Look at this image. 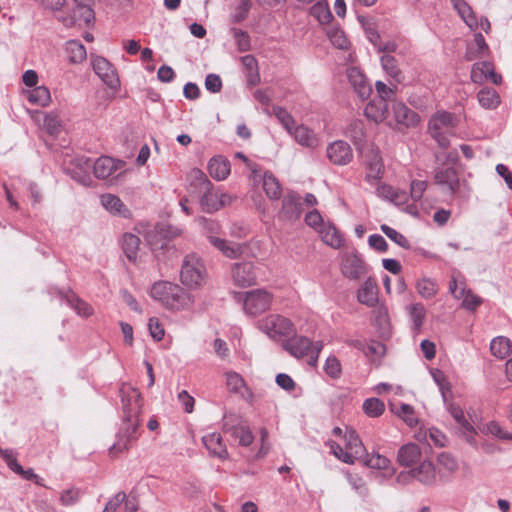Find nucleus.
Wrapping results in <instances>:
<instances>
[{"instance_id":"052dcab7","label":"nucleus","mask_w":512,"mask_h":512,"mask_svg":"<svg viewBox=\"0 0 512 512\" xmlns=\"http://www.w3.org/2000/svg\"><path fill=\"white\" fill-rule=\"evenodd\" d=\"M14 473L20 475L23 479L33 481L36 485L46 487L44 479L34 473L32 468L24 469L20 464L15 465Z\"/></svg>"},{"instance_id":"ea45409f","label":"nucleus","mask_w":512,"mask_h":512,"mask_svg":"<svg viewBox=\"0 0 512 512\" xmlns=\"http://www.w3.org/2000/svg\"><path fill=\"white\" fill-rule=\"evenodd\" d=\"M479 104L485 109H496L500 104V96L493 88H483L477 94Z\"/></svg>"},{"instance_id":"a211bd4d","label":"nucleus","mask_w":512,"mask_h":512,"mask_svg":"<svg viewBox=\"0 0 512 512\" xmlns=\"http://www.w3.org/2000/svg\"><path fill=\"white\" fill-rule=\"evenodd\" d=\"M232 277L240 287L251 286L256 283L257 274L252 262H241L234 264L232 268Z\"/></svg>"},{"instance_id":"3c124183","label":"nucleus","mask_w":512,"mask_h":512,"mask_svg":"<svg viewBox=\"0 0 512 512\" xmlns=\"http://www.w3.org/2000/svg\"><path fill=\"white\" fill-rule=\"evenodd\" d=\"M230 33L233 36V38L235 39L238 51L246 52V51L250 50L251 43H250V36H249L248 32H246L242 29H239V28L232 27L230 29Z\"/></svg>"},{"instance_id":"c03bdc74","label":"nucleus","mask_w":512,"mask_h":512,"mask_svg":"<svg viewBox=\"0 0 512 512\" xmlns=\"http://www.w3.org/2000/svg\"><path fill=\"white\" fill-rule=\"evenodd\" d=\"M65 301L80 316L88 317L93 312V309L89 304L72 292L65 295Z\"/></svg>"},{"instance_id":"dca6fc26","label":"nucleus","mask_w":512,"mask_h":512,"mask_svg":"<svg viewBox=\"0 0 512 512\" xmlns=\"http://www.w3.org/2000/svg\"><path fill=\"white\" fill-rule=\"evenodd\" d=\"M327 157L333 164L344 166L352 161L353 153L347 142L337 140L327 147Z\"/></svg>"},{"instance_id":"a878e982","label":"nucleus","mask_w":512,"mask_h":512,"mask_svg":"<svg viewBox=\"0 0 512 512\" xmlns=\"http://www.w3.org/2000/svg\"><path fill=\"white\" fill-rule=\"evenodd\" d=\"M118 164H123V162H116L109 156L99 157L92 165L95 177L98 179H106L110 177L118 169Z\"/></svg>"},{"instance_id":"e2e57ef3","label":"nucleus","mask_w":512,"mask_h":512,"mask_svg":"<svg viewBox=\"0 0 512 512\" xmlns=\"http://www.w3.org/2000/svg\"><path fill=\"white\" fill-rule=\"evenodd\" d=\"M81 497V491L78 488H69L63 490L60 495V503L63 506H71L76 504Z\"/></svg>"},{"instance_id":"f3484780","label":"nucleus","mask_w":512,"mask_h":512,"mask_svg":"<svg viewBox=\"0 0 512 512\" xmlns=\"http://www.w3.org/2000/svg\"><path fill=\"white\" fill-rule=\"evenodd\" d=\"M434 181L443 191L448 192L449 195H454L460 186L458 174L453 167L437 169Z\"/></svg>"},{"instance_id":"7c9ffc66","label":"nucleus","mask_w":512,"mask_h":512,"mask_svg":"<svg viewBox=\"0 0 512 512\" xmlns=\"http://www.w3.org/2000/svg\"><path fill=\"white\" fill-rule=\"evenodd\" d=\"M346 136L351 139L356 149L361 150L366 142L365 126L362 120L356 119L350 122L346 129Z\"/></svg>"},{"instance_id":"8fccbe9b","label":"nucleus","mask_w":512,"mask_h":512,"mask_svg":"<svg viewBox=\"0 0 512 512\" xmlns=\"http://www.w3.org/2000/svg\"><path fill=\"white\" fill-rule=\"evenodd\" d=\"M322 240L332 248H339L343 244L342 236L335 226H328L321 230Z\"/></svg>"},{"instance_id":"423d86ee","label":"nucleus","mask_w":512,"mask_h":512,"mask_svg":"<svg viewBox=\"0 0 512 512\" xmlns=\"http://www.w3.org/2000/svg\"><path fill=\"white\" fill-rule=\"evenodd\" d=\"M74 7L71 12L64 15H58L57 20L61 22L65 27H72L74 25H81L82 23L86 26L93 24L95 20V13L92 8L94 0H72Z\"/></svg>"},{"instance_id":"de8ad7c7","label":"nucleus","mask_w":512,"mask_h":512,"mask_svg":"<svg viewBox=\"0 0 512 512\" xmlns=\"http://www.w3.org/2000/svg\"><path fill=\"white\" fill-rule=\"evenodd\" d=\"M440 475H450L458 469L456 459L449 453L442 452L437 457Z\"/></svg>"},{"instance_id":"412c9836","label":"nucleus","mask_w":512,"mask_h":512,"mask_svg":"<svg viewBox=\"0 0 512 512\" xmlns=\"http://www.w3.org/2000/svg\"><path fill=\"white\" fill-rule=\"evenodd\" d=\"M347 77L355 92L362 100L370 96L372 87L368 83L366 76L357 67L349 68L347 70Z\"/></svg>"},{"instance_id":"4be33fe9","label":"nucleus","mask_w":512,"mask_h":512,"mask_svg":"<svg viewBox=\"0 0 512 512\" xmlns=\"http://www.w3.org/2000/svg\"><path fill=\"white\" fill-rule=\"evenodd\" d=\"M74 168L70 171L71 177L84 186H89L92 183L89 174L93 162L90 158L81 156L73 159Z\"/></svg>"},{"instance_id":"13d9d810","label":"nucleus","mask_w":512,"mask_h":512,"mask_svg":"<svg viewBox=\"0 0 512 512\" xmlns=\"http://www.w3.org/2000/svg\"><path fill=\"white\" fill-rule=\"evenodd\" d=\"M43 126L50 135H58L61 130V120L56 113L51 112L45 115Z\"/></svg>"},{"instance_id":"338daca9","label":"nucleus","mask_w":512,"mask_h":512,"mask_svg":"<svg viewBox=\"0 0 512 512\" xmlns=\"http://www.w3.org/2000/svg\"><path fill=\"white\" fill-rule=\"evenodd\" d=\"M226 384L230 391L239 392L244 387L245 382L242 376L236 372L226 373Z\"/></svg>"},{"instance_id":"6e6d98bb","label":"nucleus","mask_w":512,"mask_h":512,"mask_svg":"<svg viewBox=\"0 0 512 512\" xmlns=\"http://www.w3.org/2000/svg\"><path fill=\"white\" fill-rule=\"evenodd\" d=\"M324 371L332 379H338L341 376V363L336 356L330 355L327 357L324 365Z\"/></svg>"},{"instance_id":"c756f323","label":"nucleus","mask_w":512,"mask_h":512,"mask_svg":"<svg viewBox=\"0 0 512 512\" xmlns=\"http://www.w3.org/2000/svg\"><path fill=\"white\" fill-rule=\"evenodd\" d=\"M208 172L212 178L224 180L230 174V162L222 156L213 157L208 163Z\"/></svg>"},{"instance_id":"6e6552de","label":"nucleus","mask_w":512,"mask_h":512,"mask_svg":"<svg viewBox=\"0 0 512 512\" xmlns=\"http://www.w3.org/2000/svg\"><path fill=\"white\" fill-rule=\"evenodd\" d=\"M370 267L362 254L354 250L341 256L340 272L350 281H358L369 273Z\"/></svg>"},{"instance_id":"cd10ccee","label":"nucleus","mask_w":512,"mask_h":512,"mask_svg":"<svg viewBox=\"0 0 512 512\" xmlns=\"http://www.w3.org/2000/svg\"><path fill=\"white\" fill-rule=\"evenodd\" d=\"M202 442L207 450L214 456L221 459L227 458L228 451L219 433H210L203 436Z\"/></svg>"},{"instance_id":"9b49d317","label":"nucleus","mask_w":512,"mask_h":512,"mask_svg":"<svg viewBox=\"0 0 512 512\" xmlns=\"http://www.w3.org/2000/svg\"><path fill=\"white\" fill-rule=\"evenodd\" d=\"M303 212V202L299 193L287 191L282 199V206L278 213L279 220L295 221L300 218Z\"/></svg>"},{"instance_id":"c9c22d12","label":"nucleus","mask_w":512,"mask_h":512,"mask_svg":"<svg viewBox=\"0 0 512 512\" xmlns=\"http://www.w3.org/2000/svg\"><path fill=\"white\" fill-rule=\"evenodd\" d=\"M381 66L385 73L396 83H402L404 76L398 67L397 60L390 54H384L380 58Z\"/></svg>"},{"instance_id":"393cba45","label":"nucleus","mask_w":512,"mask_h":512,"mask_svg":"<svg viewBox=\"0 0 512 512\" xmlns=\"http://www.w3.org/2000/svg\"><path fill=\"white\" fill-rule=\"evenodd\" d=\"M420 447L415 443L403 445L397 454V461L401 466L411 467L421 461Z\"/></svg>"},{"instance_id":"79ce46f5","label":"nucleus","mask_w":512,"mask_h":512,"mask_svg":"<svg viewBox=\"0 0 512 512\" xmlns=\"http://www.w3.org/2000/svg\"><path fill=\"white\" fill-rule=\"evenodd\" d=\"M449 411L454 420L470 435L467 436V441L471 444L474 443L475 430L469 421L465 418L463 410L459 406L450 405Z\"/></svg>"},{"instance_id":"603ef678","label":"nucleus","mask_w":512,"mask_h":512,"mask_svg":"<svg viewBox=\"0 0 512 512\" xmlns=\"http://www.w3.org/2000/svg\"><path fill=\"white\" fill-rule=\"evenodd\" d=\"M384 410L385 405L378 398H368L363 402V411L369 417H379Z\"/></svg>"},{"instance_id":"a19ab883","label":"nucleus","mask_w":512,"mask_h":512,"mask_svg":"<svg viewBox=\"0 0 512 512\" xmlns=\"http://www.w3.org/2000/svg\"><path fill=\"white\" fill-rule=\"evenodd\" d=\"M407 309L412 321V330L415 334H418L425 320L426 309L421 303L411 304Z\"/></svg>"},{"instance_id":"1a4fd4ad","label":"nucleus","mask_w":512,"mask_h":512,"mask_svg":"<svg viewBox=\"0 0 512 512\" xmlns=\"http://www.w3.org/2000/svg\"><path fill=\"white\" fill-rule=\"evenodd\" d=\"M259 329L274 340L287 337L295 332L294 324L281 315L271 314L259 321Z\"/></svg>"},{"instance_id":"49530a36","label":"nucleus","mask_w":512,"mask_h":512,"mask_svg":"<svg viewBox=\"0 0 512 512\" xmlns=\"http://www.w3.org/2000/svg\"><path fill=\"white\" fill-rule=\"evenodd\" d=\"M266 113L274 115L288 133L291 132L295 126L294 118L283 107L274 105L271 110L266 109Z\"/></svg>"},{"instance_id":"58836bf2","label":"nucleus","mask_w":512,"mask_h":512,"mask_svg":"<svg viewBox=\"0 0 512 512\" xmlns=\"http://www.w3.org/2000/svg\"><path fill=\"white\" fill-rule=\"evenodd\" d=\"M494 66L489 61L477 62L472 65L471 80L476 84H483L488 80V76Z\"/></svg>"},{"instance_id":"473e14b6","label":"nucleus","mask_w":512,"mask_h":512,"mask_svg":"<svg viewBox=\"0 0 512 512\" xmlns=\"http://www.w3.org/2000/svg\"><path fill=\"white\" fill-rule=\"evenodd\" d=\"M344 437L346 441V450L352 452L353 458L355 460L361 458L364 455L365 447L357 432L353 429H347Z\"/></svg>"},{"instance_id":"2f4dec72","label":"nucleus","mask_w":512,"mask_h":512,"mask_svg":"<svg viewBox=\"0 0 512 512\" xmlns=\"http://www.w3.org/2000/svg\"><path fill=\"white\" fill-rule=\"evenodd\" d=\"M102 206L110 213L128 217L130 211L127 209L122 200L113 194H104L101 196Z\"/></svg>"},{"instance_id":"39448f33","label":"nucleus","mask_w":512,"mask_h":512,"mask_svg":"<svg viewBox=\"0 0 512 512\" xmlns=\"http://www.w3.org/2000/svg\"><path fill=\"white\" fill-rule=\"evenodd\" d=\"M222 422V430L238 440L240 446L248 447L253 443L254 435L240 415L224 413Z\"/></svg>"},{"instance_id":"4c0bfd02","label":"nucleus","mask_w":512,"mask_h":512,"mask_svg":"<svg viewBox=\"0 0 512 512\" xmlns=\"http://www.w3.org/2000/svg\"><path fill=\"white\" fill-rule=\"evenodd\" d=\"M490 350L495 357L504 359L512 352V343L507 337L498 336L492 339Z\"/></svg>"},{"instance_id":"20e7f679","label":"nucleus","mask_w":512,"mask_h":512,"mask_svg":"<svg viewBox=\"0 0 512 512\" xmlns=\"http://www.w3.org/2000/svg\"><path fill=\"white\" fill-rule=\"evenodd\" d=\"M150 296L171 310L180 309L185 302V292L179 285L168 281H160L153 284Z\"/></svg>"},{"instance_id":"864d4df0","label":"nucleus","mask_w":512,"mask_h":512,"mask_svg":"<svg viewBox=\"0 0 512 512\" xmlns=\"http://www.w3.org/2000/svg\"><path fill=\"white\" fill-rule=\"evenodd\" d=\"M381 231L394 243L399 245L402 248L408 249L410 247L409 241L407 238L400 232H398L396 229L386 225L382 224L380 226Z\"/></svg>"},{"instance_id":"774afa93","label":"nucleus","mask_w":512,"mask_h":512,"mask_svg":"<svg viewBox=\"0 0 512 512\" xmlns=\"http://www.w3.org/2000/svg\"><path fill=\"white\" fill-rule=\"evenodd\" d=\"M417 290L418 293L424 298H431L437 291L436 285L428 279L419 281L417 283Z\"/></svg>"},{"instance_id":"c85d7f7f","label":"nucleus","mask_w":512,"mask_h":512,"mask_svg":"<svg viewBox=\"0 0 512 512\" xmlns=\"http://www.w3.org/2000/svg\"><path fill=\"white\" fill-rule=\"evenodd\" d=\"M388 113V103H385L383 100L373 99L364 109L365 116L368 119L373 120L375 123H381L386 120Z\"/></svg>"},{"instance_id":"680f3d73","label":"nucleus","mask_w":512,"mask_h":512,"mask_svg":"<svg viewBox=\"0 0 512 512\" xmlns=\"http://www.w3.org/2000/svg\"><path fill=\"white\" fill-rule=\"evenodd\" d=\"M330 448L334 456L337 457L342 462L346 464H353L355 462L352 452L347 451L345 447L343 448L338 443L332 441L330 444Z\"/></svg>"},{"instance_id":"f704fd0d","label":"nucleus","mask_w":512,"mask_h":512,"mask_svg":"<svg viewBox=\"0 0 512 512\" xmlns=\"http://www.w3.org/2000/svg\"><path fill=\"white\" fill-rule=\"evenodd\" d=\"M65 51L69 62L73 64L82 63L87 57L86 48L79 40L67 41Z\"/></svg>"},{"instance_id":"6ab92c4d","label":"nucleus","mask_w":512,"mask_h":512,"mask_svg":"<svg viewBox=\"0 0 512 512\" xmlns=\"http://www.w3.org/2000/svg\"><path fill=\"white\" fill-rule=\"evenodd\" d=\"M357 300L368 307L378 303V285L375 278L368 276L357 291Z\"/></svg>"},{"instance_id":"7ed1b4c3","label":"nucleus","mask_w":512,"mask_h":512,"mask_svg":"<svg viewBox=\"0 0 512 512\" xmlns=\"http://www.w3.org/2000/svg\"><path fill=\"white\" fill-rule=\"evenodd\" d=\"M457 116L449 111L435 112L429 119L428 132L437 144L446 149L450 145L448 135L457 127Z\"/></svg>"},{"instance_id":"5701e85b","label":"nucleus","mask_w":512,"mask_h":512,"mask_svg":"<svg viewBox=\"0 0 512 512\" xmlns=\"http://www.w3.org/2000/svg\"><path fill=\"white\" fill-rule=\"evenodd\" d=\"M366 166L368 170L365 176L366 180L371 184L378 182L382 178L384 172V165L379 151H370L367 156Z\"/></svg>"},{"instance_id":"2eb2a0df","label":"nucleus","mask_w":512,"mask_h":512,"mask_svg":"<svg viewBox=\"0 0 512 512\" xmlns=\"http://www.w3.org/2000/svg\"><path fill=\"white\" fill-rule=\"evenodd\" d=\"M252 174L254 180H256L257 178L262 179L263 190L265 191V194L269 199H280L282 192L281 185L272 172L265 171L262 173L260 168L255 167L252 169Z\"/></svg>"},{"instance_id":"e433bc0d","label":"nucleus","mask_w":512,"mask_h":512,"mask_svg":"<svg viewBox=\"0 0 512 512\" xmlns=\"http://www.w3.org/2000/svg\"><path fill=\"white\" fill-rule=\"evenodd\" d=\"M451 3L467 26L470 28L477 27V18L472 8L465 0H451Z\"/></svg>"},{"instance_id":"72a5a7b5","label":"nucleus","mask_w":512,"mask_h":512,"mask_svg":"<svg viewBox=\"0 0 512 512\" xmlns=\"http://www.w3.org/2000/svg\"><path fill=\"white\" fill-rule=\"evenodd\" d=\"M140 242V238L135 234L125 233L122 236V249L130 262H136Z\"/></svg>"},{"instance_id":"f257e3e1","label":"nucleus","mask_w":512,"mask_h":512,"mask_svg":"<svg viewBox=\"0 0 512 512\" xmlns=\"http://www.w3.org/2000/svg\"><path fill=\"white\" fill-rule=\"evenodd\" d=\"M119 392L123 417L116 434V441L110 448L112 455L128 450L132 442L137 439L136 433L140 426L139 414L143 406L141 394L136 388L123 384Z\"/></svg>"},{"instance_id":"f03ea898","label":"nucleus","mask_w":512,"mask_h":512,"mask_svg":"<svg viewBox=\"0 0 512 512\" xmlns=\"http://www.w3.org/2000/svg\"><path fill=\"white\" fill-rule=\"evenodd\" d=\"M192 186H195L198 190L199 203L203 212L214 213L222 207L229 205L232 201L230 195L215 191L213 184L201 170L194 171Z\"/></svg>"},{"instance_id":"37998d69","label":"nucleus","mask_w":512,"mask_h":512,"mask_svg":"<svg viewBox=\"0 0 512 512\" xmlns=\"http://www.w3.org/2000/svg\"><path fill=\"white\" fill-rule=\"evenodd\" d=\"M27 99L33 105L44 107L51 100L50 91L45 86H36L27 92Z\"/></svg>"},{"instance_id":"0eeeda50","label":"nucleus","mask_w":512,"mask_h":512,"mask_svg":"<svg viewBox=\"0 0 512 512\" xmlns=\"http://www.w3.org/2000/svg\"><path fill=\"white\" fill-rule=\"evenodd\" d=\"M206 278V268L202 260L194 254L187 255L182 263L180 279L189 288L200 287Z\"/></svg>"},{"instance_id":"5fc2aeb1","label":"nucleus","mask_w":512,"mask_h":512,"mask_svg":"<svg viewBox=\"0 0 512 512\" xmlns=\"http://www.w3.org/2000/svg\"><path fill=\"white\" fill-rule=\"evenodd\" d=\"M390 460L378 453H371L367 454L365 457L364 464L367 467L373 468V469H387L389 466Z\"/></svg>"},{"instance_id":"bf43d9fd","label":"nucleus","mask_w":512,"mask_h":512,"mask_svg":"<svg viewBox=\"0 0 512 512\" xmlns=\"http://www.w3.org/2000/svg\"><path fill=\"white\" fill-rule=\"evenodd\" d=\"M346 478L351 487L362 497L368 495V488L365 481L358 474L347 473Z\"/></svg>"},{"instance_id":"f8f14e48","label":"nucleus","mask_w":512,"mask_h":512,"mask_svg":"<svg viewBox=\"0 0 512 512\" xmlns=\"http://www.w3.org/2000/svg\"><path fill=\"white\" fill-rule=\"evenodd\" d=\"M91 63L94 72L111 89L120 86V80L114 66L102 56L91 55Z\"/></svg>"},{"instance_id":"69168bd1","label":"nucleus","mask_w":512,"mask_h":512,"mask_svg":"<svg viewBox=\"0 0 512 512\" xmlns=\"http://www.w3.org/2000/svg\"><path fill=\"white\" fill-rule=\"evenodd\" d=\"M375 89L378 94V96H377V98H375V100H383V101H385V103H387L388 101L393 99V97L395 95L396 87L393 89V88L387 86L382 81H376Z\"/></svg>"},{"instance_id":"09e8293b","label":"nucleus","mask_w":512,"mask_h":512,"mask_svg":"<svg viewBox=\"0 0 512 512\" xmlns=\"http://www.w3.org/2000/svg\"><path fill=\"white\" fill-rule=\"evenodd\" d=\"M252 6L251 0H236V6L230 15L232 23H241L249 14Z\"/></svg>"},{"instance_id":"aec40b11","label":"nucleus","mask_w":512,"mask_h":512,"mask_svg":"<svg viewBox=\"0 0 512 512\" xmlns=\"http://www.w3.org/2000/svg\"><path fill=\"white\" fill-rule=\"evenodd\" d=\"M394 118L398 124L405 127H415L420 122V116L408 108L403 102L394 101L392 104Z\"/></svg>"},{"instance_id":"b1692460","label":"nucleus","mask_w":512,"mask_h":512,"mask_svg":"<svg viewBox=\"0 0 512 512\" xmlns=\"http://www.w3.org/2000/svg\"><path fill=\"white\" fill-rule=\"evenodd\" d=\"M413 477L421 484L431 486L436 482V470L434 464L430 460H423L419 465L412 468Z\"/></svg>"},{"instance_id":"4468645a","label":"nucleus","mask_w":512,"mask_h":512,"mask_svg":"<svg viewBox=\"0 0 512 512\" xmlns=\"http://www.w3.org/2000/svg\"><path fill=\"white\" fill-rule=\"evenodd\" d=\"M314 344L309 338L301 335H295L282 343V347L291 356L301 359L309 355Z\"/></svg>"},{"instance_id":"0e129e2a","label":"nucleus","mask_w":512,"mask_h":512,"mask_svg":"<svg viewBox=\"0 0 512 512\" xmlns=\"http://www.w3.org/2000/svg\"><path fill=\"white\" fill-rule=\"evenodd\" d=\"M427 181L424 180H413L410 184L409 197L414 201H420L423 197L424 192L427 189Z\"/></svg>"},{"instance_id":"a18cd8bd","label":"nucleus","mask_w":512,"mask_h":512,"mask_svg":"<svg viewBox=\"0 0 512 512\" xmlns=\"http://www.w3.org/2000/svg\"><path fill=\"white\" fill-rule=\"evenodd\" d=\"M310 14L317 19L321 24L329 23L333 15L331 13L330 7L326 1L320 0L317 1L311 8Z\"/></svg>"},{"instance_id":"9d476101","label":"nucleus","mask_w":512,"mask_h":512,"mask_svg":"<svg viewBox=\"0 0 512 512\" xmlns=\"http://www.w3.org/2000/svg\"><path fill=\"white\" fill-rule=\"evenodd\" d=\"M273 300V295L264 289H255L243 294V307L250 316H257L267 311Z\"/></svg>"},{"instance_id":"ddd939ff","label":"nucleus","mask_w":512,"mask_h":512,"mask_svg":"<svg viewBox=\"0 0 512 512\" xmlns=\"http://www.w3.org/2000/svg\"><path fill=\"white\" fill-rule=\"evenodd\" d=\"M207 239L211 245H213L224 256L230 259H236L240 257L243 254L245 248L253 243H258L257 241H250L242 244H235L214 235H207Z\"/></svg>"},{"instance_id":"4d7b16f0","label":"nucleus","mask_w":512,"mask_h":512,"mask_svg":"<svg viewBox=\"0 0 512 512\" xmlns=\"http://www.w3.org/2000/svg\"><path fill=\"white\" fill-rule=\"evenodd\" d=\"M331 43L338 49L346 50L349 47V40L340 29H331L327 32Z\"/></svg>"},{"instance_id":"bb28decb","label":"nucleus","mask_w":512,"mask_h":512,"mask_svg":"<svg viewBox=\"0 0 512 512\" xmlns=\"http://www.w3.org/2000/svg\"><path fill=\"white\" fill-rule=\"evenodd\" d=\"M289 134L301 146L315 148L318 145L316 134L305 125H295Z\"/></svg>"}]
</instances>
